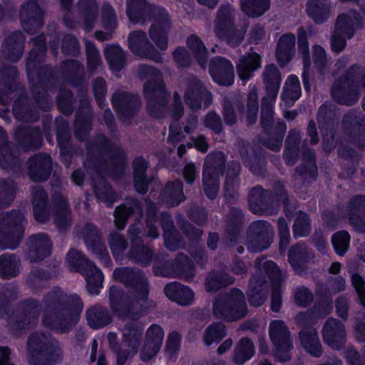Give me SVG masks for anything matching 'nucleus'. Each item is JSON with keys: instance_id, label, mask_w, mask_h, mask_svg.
Returning a JSON list of instances; mask_svg holds the SVG:
<instances>
[{"instance_id": "obj_1", "label": "nucleus", "mask_w": 365, "mask_h": 365, "mask_svg": "<svg viewBox=\"0 0 365 365\" xmlns=\"http://www.w3.org/2000/svg\"><path fill=\"white\" fill-rule=\"evenodd\" d=\"M13 114L20 121L14 133V142H8L6 131L0 127V168L3 170L16 172L21 164L23 150V101L20 95L13 106Z\"/></svg>"}, {"instance_id": "obj_2", "label": "nucleus", "mask_w": 365, "mask_h": 365, "mask_svg": "<svg viewBox=\"0 0 365 365\" xmlns=\"http://www.w3.org/2000/svg\"><path fill=\"white\" fill-rule=\"evenodd\" d=\"M23 237V212L13 209L0 216V249L14 250Z\"/></svg>"}, {"instance_id": "obj_3", "label": "nucleus", "mask_w": 365, "mask_h": 365, "mask_svg": "<svg viewBox=\"0 0 365 365\" xmlns=\"http://www.w3.org/2000/svg\"><path fill=\"white\" fill-rule=\"evenodd\" d=\"M67 262L73 269L83 273L88 292L92 294H98L102 287L101 272L92 262L86 260L83 255L76 250H71L68 253Z\"/></svg>"}, {"instance_id": "obj_4", "label": "nucleus", "mask_w": 365, "mask_h": 365, "mask_svg": "<svg viewBox=\"0 0 365 365\" xmlns=\"http://www.w3.org/2000/svg\"><path fill=\"white\" fill-rule=\"evenodd\" d=\"M247 309L242 292L233 290L228 296L217 299L213 305V312L219 318L227 321H235L246 314Z\"/></svg>"}, {"instance_id": "obj_5", "label": "nucleus", "mask_w": 365, "mask_h": 365, "mask_svg": "<svg viewBox=\"0 0 365 365\" xmlns=\"http://www.w3.org/2000/svg\"><path fill=\"white\" fill-rule=\"evenodd\" d=\"M264 80L267 85V96L262 100V119L263 122L272 115V106L279 88L280 75L274 66L270 65L265 68Z\"/></svg>"}, {"instance_id": "obj_6", "label": "nucleus", "mask_w": 365, "mask_h": 365, "mask_svg": "<svg viewBox=\"0 0 365 365\" xmlns=\"http://www.w3.org/2000/svg\"><path fill=\"white\" fill-rule=\"evenodd\" d=\"M359 22V18L354 11H350L348 14H342L339 16L331 41V47L334 51L339 52L344 48L345 38H349L352 36L354 26Z\"/></svg>"}, {"instance_id": "obj_7", "label": "nucleus", "mask_w": 365, "mask_h": 365, "mask_svg": "<svg viewBox=\"0 0 365 365\" xmlns=\"http://www.w3.org/2000/svg\"><path fill=\"white\" fill-rule=\"evenodd\" d=\"M222 153H217L207 157L203 173V186L209 198H214L218 190L217 166L224 162Z\"/></svg>"}, {"instance_id": "obj_8", "label": "nucleus", "mask_w": 365, "mask_h": 365, "mask_svg": "<svg viewBox=\"0 0 365 365\" xmlns=\"http://www.w3.org/2000/svg\"><path fill=\"white\" fill-rule=\"evenodd\" d=\"M1 54L12 62L20 60L23 54V33L21 31H15L5 38Z\"/></svg>"}, {"instance_id": "obj_9", "label": "nucleus", "mask_w": 365, "mask_h": 365, "mask_svg": "<svg viewBox=\"0 0 365 365\" xmlns=\"http://www.w3.org/2000/svg\"><path fill=\"white\" fill-rule=\"evenodd\" d=\"M113 277L115 279L125 283L130 282L133 286L135 294L139 299L145 300L148 294L147 282L145 279H138L132 270L128 268L115 269L113 272Z\"/></svg>"}, {"instance_id": "obj_10", "label": "nucleus", "mask_w": 365, "mask_h": 365, "mask_svg": "<svg viewBox=\"0 0 365 365\" xmlns=\"http://www.w3.org/2000/svg\"><path fill=\"white\" fill-rule=\"evenodd\" d=\"M210 73L215 82L220 85L230 86L234 81L233 66L224 58H216L212 61Z\"/></svg>"}, {"instance_id": "obj_11", "label": "nucleus", "mask_w": 365, "mask_h": 365, "mask_svg": "<svg viewBox=\"0 0 365 365\" xmlns=\"http://www.w3.org/2000/svg\"><path fill=\"white\" fill-rule=\"evenodd\" d=\"M14 300V297H9L6 293L0 294V317L8 316L9 324L21 329L23 322V307L19 304L16 309L12 308L11 310Z\"/></svg>"}, {"instance_id": "obj_12", "label": "nucleus", "mask_w": 365, "mask_h": 365, "mask_svg": "<svg viewBox=\"0 0 365 365\" xmlns=\"http://www.w3.org/2000/svg\"><path fill=\"white\" fill-rule=\"evenodd\" d=\"M164 338L163 329L158 325L151 326L147 332V340L141 354L142 360H148L160 350Z\"/></svg>"}, {"instance_id": "obj_13", "label": "nucleus", "mask_w": 365, "mask_h": 365, "mask_svg": "<svg viewBox=\"0 0 365 365\" xmlns=\"http://www.w3.org/2000/svg\"><path fill=\"white\" fill-rule=\"evenodd\" d=\"M322 332L324 341L332 348L337 349L345 340L344 325L336 319H329L324 326Z\"/></svg>"}, {"instance_id": "obj_14", "label": "nucleus", "mask_w": 365, "mask_h": 365, "mask_svg": "<svg viewBox=\"0 0 365 365\" xmlns=\"http://www.w3.org/2000/svg\"><path fill=\"white\" fill-rule=\"evenodd\" d=\"M75 305L72 308H66L63 311L61 317H57L55 320L50 322L46 318L43 319L44 324L52 327L53 329L59 331H65L67 330V325H71L76 321V317L82 310V304L78 297H75Z\"/></svg>"}, {"instance_id": "obj_15", "label": "nucleus", "mask_w": 365, "mask_h": 365, "mask_svg": "<svg viewBox=\"0 0 365 365\" xmlns=\"http://www.w3.org/2000/svg\"><path fill=\"white\" fill-rule=\"evenodd\" d=\"M0 86L4 93H14L20 88L19 72L14 66L0 68Z\"/></svg>"}, {"instance_id": "obj_16", "label": "nucleus", "mask_w": 365, "mask_h": 365, "mask_svg": "<svg viewBox=\"0 0 365 365\" xmlns=\"http://www.w3.org/2000/svg\"><path fill=\"white\" fill-rule=\"evenodd\" d=\"M166 296L171 300L181 305H187L192 302L194 294L192 291L178 283H171L165 288Z\"/></svg>"}, {"instance_id": "obj_17", "label": "nucleus", "mask_w": 365, "mask_h": 365, "mask_svg": "<svg viewBox=\"0 0 365 365\" xmlns=\"http://www.w3.org/2000/svg\"><path fill=\"white\" fill-rule=\"evenodd\" d=\"M301 92L299 78L296 76H289L286 81L284 88L281 106H292L300 97Z\"/></svg>"}, {"instance_id": "obj_18", "label": "nucleus", "mask_w": 365, "mask_h": 365, "mask_svg": "<svg viewBox=\"0 0 365 365\" xmlns=\"http://www.w3.org/2000/svg\"><path fill=\"white\" fill-rule=\"evenodd\" d=\"M260 66V56L255 52L249 53L240 60L237 66L239 77L242 81H247L252 76V72Z\"/></svg>"}, {"instance_id": "obj_19", "label": "nucleus", "mask_w": 365, "mask_h": 365, "mask_svg": "<svg viewBox=\"0 0 365 365\" xmlns=\"http://www.w3.org/2000/svg\"><path fill=\"white\" fill-rule=\"evenodd\" d=\"M20 260L14 254L5 253L0 255V277L2 279H10L19 273Z\"/></svg>"}, {"instance_id": "obj_20", "label": "nucleus", "mask_w": 365, "mask_h": 365, "mask_svg": "<svg viewBox=\"0 0 365 365\" xmlns=\"http://www.w3.org/2000/svg\"><path fill=\"white\" fill-rule=\"evenodd\" d=\"M202 96L209 100L210 94L202 89L200 81H195L189 85L185 95V101L192 108H197L202 106Z\"/></svg>"}, {"instance_id": "obj_21", "label": "nucleus", "mask_w": 365, "mask_h": 365, "mask_svg": "<svg viewBox=\"0 0 365 365\" xmlns=\"http://www.w3.org/2000/svg\"><path fill=\"white\" fill-rule=\"evenodd\" d=\"M307 12L315 22L324 21L328 18L329 14L328 0H309Z\"/></svg>"}, {"instance_id": "obj_22", "label": "nucleus", "mask_w": 365, "mask_h": 365, "mask_svg": "<svg viewBox=\"0 0 365 365\" xmlns=\"http://www.w3.org/2000/svg\"><path fill=\"white\" fill-rule=\"evenodd\" d=\"M129 46L132 51L137 55L148 56L155 61H159L160 57L151 53H145L143 49L147 46L146 36L141 31H134L130 34Z\"/></svg>"}, {"instance_id": "obj_23", "label": "nucleus", "mask_w": 365, "mask_h": 365, "mask_svg": "<svg viewBox=\"0 0 365 365\" xmlns=\"http://www.w3.org/2000/svg\"><path fill=\"white\" fill-rule=\"evenodd\" d=\"M294 45L293 34H288L280 38L277 48V58L279 63L284 65L290 60Z\"/></svg>"}, {"instance_id": "obj_24", "label": "nucleus", "mask_w": 365, "mask_h": 365, "mask_svg": "<svg viewBox=\"0 0 365 365\" xmlns=\"http://www.w3.org/2000/svg\"><path fill=\"white\" fill-rule=\"evenodd\" d=\"M269 335L276 346H289L288 332L283 322L279 320L272 322L269 327Z\"/></svg>"}, {"instance_id": "obj_25", "label": "nucleus", "mask_w": 365, "mask_h": 365, "mask_svg": "<svg viewBox=\"0 0 365 365\" xmlns=\"http://www.w3.org/2000/svg\"><path fill=\"white\" fill-rule=\"evenodd\" d=\"M299 337L304 349L313 356H318L321 352V345L315 329L302 331Z\"/></svg>"}, {"instance_id": "obj_26", "label": "nucleus", "mask_w": 365, "mask_h": 365, "mask_svg": "<svg viewBox=\"0 0 365 365\" xmlns=\"http://www.w3.org/2000/svg\"><path fill=\"white\" fill-rule=\"evenodd\" d=\"M168 26V21L163 20L155 22L150 29V37L156 46L161 50L165 49L167 46L165 31Z\"/></svg>"}, {"instance_id": "obj_27", "label": "nucleus", "mask_w": 365, "mask_h": 365, "mask_svg": "<svg viewBox=\"0 0 365 365\" xmlns=\"http://www.w3.org/2000/svg\"><path fill=\"white\" fill-rule=\"evenodd\" d=\"M16 187L11 182L0 178V210L11 205L16 197Z\"/></svg>"}, {"instance_id": "obj_28", "label": "nucleus", "mask_w": 365, "mask_h": 365, "mask_svg": "<svg viewBox=\"0 0 365 365\" xmlns=\"http://www.w3.org/2000/svg\"><path fill=\"white\" fill-rule=\"evenodd\" d=\"M255 353L253 344L247 339H242L235 351L234 361L238 364H243L252 358Z\"/></svg>"}, {"instance_id": "obj_29", "label": "nucleus", "mask_w": 365, "mask_h": 365, "mask_svg": "<svg viewBox=\"0 0 365 365\" xmlns=\"http://www.w3.org/2000/svg\"><path fill=\"white\" fill-rule=\"evenodd\" d=\"M87 319L89 325L94 329L103 327L110 322L107 311L102 307L90 309L87 312Z\"/></svg>"}, {"instance_id": "obj_30", "label": "nucleus", "mask_w": 365, "mask_h": 365, "mask_svg": "<svg viewBox=\"0 0 365 365\" xmlns=\"http://www.w3.org/2000/svg\"><path fill=\"white\" fill-rule=\"evenodd\" d=\"M243 11L251 16H258L269 9V0H241Z\"/></svg>"}, {"instance_id": "obj_31", "label": "nucleus", "mask_w": 365, "mask_h": 365, "mask_svg": "<svg viewBox=\"0 0 365 365\" xmlns=\"http://www.w3.org/2000/svg\"><path fill=\"white\" fill-rule=\"evenodd\" d=\"M147 167V163L143 158H137L133 163L135 186L136 190L141 193H144L147 189L144 175Z\"/></svg>"}, {"instance_id": "obj_32", "label": "nucleus", "mask_w": 365, "mask_h": 365, "mask_svg": "<svg viewBox=\"0 0 365 365\" xmlns=\"http://www.w3.org/2000/svg\"><path fill=\"white\" fill-rule=\"evenodd\" d=\"M334 98L341 103L350 105L358 99L357 92L352 90H346L344 86L335 84L331 90Z\"/></svg>"}, {"instance_id": "obj_33", "label": "nucleus", "mask_w": 365, "mask_h": 365, "mask_svg": "<svg viewBox=\"0 0 365 365\" xmlns=\"http://www.w3.org/2000/svg\"><path fill=\"white\" fill-rule=\"evenodd\" d=\"M225 329L222 324H214L209 327L205 334V342L210 345L217 342L225 336Z\"/></svg>"}, {"instance_id": "obj_34", "label": "nucleus", "mask_w": 365, "mask_h": 365, "mask_svg": "<svg viewBox=\"0 0 365 365\" xmlns=\"http://www.w3.org/2000/svg\"><path fill=\"white\" fill-rule=\"evenodd\" d=\"M349 241L350 237L347 232L341 231L333 235L332 244L339 255H343L347 251Z\"/></svg>"}, {"instance_id": "obj_35", "label": "nucleus", "mask_w": 365, "mask_h": 365, "mask_svg": "<svg viewBox=\"0 0 365 365\" xmlns=\"http://www.w3.org/2000/svg\"><path fill=\"white\" fill-rule=\"evenodd\" d=\"M262 282H256L254 285V282L252 281L248 292L250 302L255 307L260 306L265 300L266 295L262 290Z\"/></svg>"}, {"instance_id": "obj_36", "label": "nucleus", "mask_w": 365, "mask_h": 365, "mask_svg": "<svg viewBox=\"0 0 365 365\" xmlns=\"http://www.w3.org/2000/svg\"><path fill=\"white\" fill-rule=\"evenodd\" d=\"M106 59L110 67H119L123 61V55L121 48L118 46H109L105 49Z\"/></svg>"}, {"instance_id": "obj_37", "label": "nucleus", "mask_w": 365, "mask_h": 365, "mask_svg": "<svg viewBox=\"0 0 365 365\" xmlns=\"http://www.w3.org/2000/svg\"><path fill=\"white\" fill-rule=\"evenodd\" d=\"M309 231L308 217L304 213H299L293 226L294 235L296 237H304Z\"/></svg>"}, {"instance_id": "obj_38", "label": "nucleus", "mask_w": 365, "mask_h": 365, "mask_svg": "<svg viewBox=\"0 0 365 365\" xmlns=\"http://www.w3.org/2000/svg\"><path fill=\"white\" fill-rule=\"evenodd\" d=\"M259 268L262 267L264 272L269 275V277L272 281L273 286H277L280 281V274L276 264L272 261H265L259 262Z\"/></svg>"}, {"instance_id": "obj_39", "label": "nucleus", "mask_w": 365, "mask_h": 365, "mask_svg": "<svg viewBox=\"0 0 365 365\" xmlns=\"http://www.w3.org/2000/svg\"><path fill=\"white\" fill-rule=\"evenodd\" d=\"M166 192L169 193L171 198H175V200H172L170 202L173 206L178 205L183 200L182 185L180 181L168 184Z\"/></svg>"}, {"instance_id": "obj_40", "label": "nucleus", "mask_w": 365, "mask_h": 365, "mask_svg": "<svg viewBox=\"0 0 365 365\" xmlns=\"http://www.w3.org/2000/svg\"><path fill=\"white\" fill-rule=\"evenodd\" d=\"M247 106L249 121L250 123H253L255 120L258 110V100L256 89H252L250 92L248 96Z\"/></svg>"}, {"instance_id": "obj_41", "label": "nucleus", "mask_w": 365, "mask_h": 365, "mask_svg": "<svg viewBox=\"0 0 365 365\" xmlns=\"http://www.w3.org/2000/svg\"><path fill=\"white\" fill-rule=\"evenodd\" d=\"M354 287L358 294L360 303L365 307V282L359 275L354 274L351 277Z\"/></svg>"}, {"instance_id": "obj_42", "label": "nucleus", "mask_w": 365, "mask_h": 365, "mask_svg": "<svg viewBox=\"0 0 365 365\" xmlns=\"http://www.w3.org/2000/svg\"><path fill=\"white\" fill-rule=\"evenodd\" d=\"M146 5L145 0H128L127 1V14L130 21H134L133 14L145 9Z\"/></svg>"}, {"instance_id": "obj_43", "label": "nucleus", "mask_w": 365, "mask_h": 365, "mask_svg": "<svg viewBox=\"0 0 365 365\" xmlns=\"http://www.w3.org/2000/svg\"><path fill=\"white\" fill-rule=\"evenodd\" d=\"M130 212V209L124 205L119 206L116 208L115 223L118 229L121 230L125 227L127 217Z\"/></svg>"}, {"instance_id": "obj_44", "label": "nucleus", "mask_w": 365, "mask_h": 365, "mask_svg": "<svg viewBox=\"0 0 365 365\" xmlns=\"http://www.w3.org/2000/svg\"><path fill=\"white\" fill-rule=\"evenodd\" d=\"M299 48L300 53L303 55V61L305 68L308 67L309 64V47L306 41L305 32L301 29L299 31Z\"/></svg>"}, {"instance_id": "obj_45", "label": "nucleus", "mask_w": 365, "mask_h": 365, "mask_svg": "<svg viewBox=\"0 0 365 365\" xmlns=\"http://www.w3.org/2000/svg\"><path fill=\"white\" fill-rule=\"evenodd\" d=\"M110 245L113 253L118 255L125 248V242L118 234H115L110 238Z\"/></svg>"}, {"instance_id": "obj_46", "label": "nucleus", "mask_w": 365, "mask_h": 365, "mask_svg": "<svg viewBox=\"0 0 365 365\" xmlns=\"http://www.w3.org/2000/svg\"><path fill=\"white\" fill-rule=\"evenodd\" d=\"M187 45L197 56H204L206 53L205 47L202 45L200 39L196 36H191L187 40Z\"/></svg>"}, {"instance_id": "obj_47", "label": "nucleus", "mask_w": 365, "mask_h": 365, "mask_svg": "<svg viewBox=\"0 0 365 365\" xmlns=\"http://www.w3.org/2000/svg\"><path fill=\"white\" fill-rule=\"evenodd\" d=\"M279 232L280 235V247H286L289 242V234L287 225L284 219L278 222Z\"/></svg>"}, {"instance_id": "obj_48", "label": "nucleus", "mask_w": 365, "mask_h": 365, "mask_svg": "<svg viewBox=\"0 0 365 365\" xmlns=\"http://www.w3.org/2000/svg\"><path fill=\"white\" fill-rule=\"evenodd\" d=\"M295 299L299 305L305 306L312 300V294L307 288H300L295 293Z\"/></svg>"}, {"instance_id": "obj_49", "label": "nucleus", "mask_w": 365, "mask_h": 365, "mask_svg": "<svg viewBox=\"0 0 365 365\" xmlns=\"http://www.w3.org/2000/svg\"><path fill=\"white\" fill-rule=\"evenodd\" d=\"M118 294H119V290L117 287H112L110 289V298L112 309L113 312H117L119 316L123 317L124 315V313H122V314L118 313V309L117 308V305L119 304L120 307V309H122L123 310L127 309V308H125L123 307V301L122 299H120V302L115 304V299H116L117 297L118 296Z\"/></svg>"}, {"instance_id": "obj_50", "label": "nucleus", "mask_w": 365, "mask_h": 365, "mask_svg": "<svg viewBox=\"0 0 365 365\" xmlns=\"http://www.w3.org/2000/svg\"><path fill=\"white\" fill-rule=\"evenodd\" d=\"M86 51L88 63L90 64H96L98 62L99 56L95 46L92 43H86Z\"/></svg>"}, {"instance_id": "obj_51", "label": "nucleus", "mask_w": 365, "mask_h": 365, "mask_svg": "<svg viewBox=\"0 0 365 365\" xmlns=\"http://www.w3.org/2000/svg\"><path fill=\"white\" fill-rule=\"evenodd\" d=\"M205 125L217 132L220 129V118L215 113H210L205 118Z\"/></svg>"}, {"instance_id": "obj_52", "label": "nucleus", "mask_w": 365, "mask_h": 365, "mask_svg": "<svg viewBox=\"0 0 365 365\" xmlns=\"http://www.w3.org/2000/svg\"><path fill=\"white\" fill-rule=\"evenodd\" d=\"M231 282V280H230L227 282H223L220 280L219 277L215 275H210L207 277V288L209 290H215L220 287L221 286H225L227 284H229Z\"/></svg>"}, {"instance_id": "obj_53", "label": "nucleus", "mask_w": 365, "mask_h": 365, "mask_svg": "<svg viewBox=\"0 0 365 365\" xmlns=\"http://www.w3.org/2000/svg\"><path fill=\"white\" fill-rule=\"evenodd\" d=\"M180 336L176 332L171 333L168 339L167 343V351L170 352H174L179 346Z\"/></svg>"}, {"instance_id": "obj_54", "label": "nucleus", "mask_w": 365, "mask_h": 365, "mask_svg": "<svg viewBox=\"0 0 365 365\" xmlns=\"http://www.w3.org/2000/svg\"><path fill=\"white\" fill-rule=\"evenodd\" d=\"M123 336L126 341H128L129 346H132L133 348L138 343V334L134 331L133 334L131 330H125Z\"/></svg>"}, {"instance_id": "obj_55", "label": "nucleus", "mask_w": 365, "mask_h": 365, "mask_svg": "<svg viewBox=\"0 0 365 365\" xmlns=\"http://www.w3.org/2000/svg\"><path fill=\"white\" fill-rule=\"evenodd\" d=\"M336 311L338 314L342 317L345 318L347 314V302L346 300L344 298H340L336 302Z\"/></svg>"}, {"instance_id": "obj_56", "label": "nucleus", "mask_w": 365, "mask_h": 365, "mask_svg": "<svg viewBox=\"0 0 365 365\" xmlns=\"http://www.w3.org/2000/svg\"><path fill=\"white\" fill-rule=\"evenodd\" d=\"M10 354L9 348L0 346V365H14L9 361Z\"/></svg>"}, {"instance_id": "obj_57", "label": "nucleus", "mask_w": 365, "mask_h": 365, "mask_svg": "<svg viewBox=\"0 0 365 365\" xmlns=\"http://www.w3.org/2000/svg\"><path fill=\"white\" fill-rule=\"evenodd\" d=\"M195 168L192 164H187L184 169V177L187 182H192L195 177Z\"/></svg>"}, {"instance_id": "obj_58", "label": "nucleus", "mask_w": 365, "mask_h": 365, "mask_svg": "<svg viewBox=\"0 0 365 365\" xmlns=\"http://www.w3.org/2000/svg\"><path fill=\"white\" fill-rule=\"evenodd\" d=\"M34 215L36 219L41 222L46 221L48 218V212L46 208H39L37 206L34 207Z\"/></svg>"}, {"instance_id": "obj_59", "label": "nucleus", "mask_w": 365, "mask_h": 365, "mask_svg": "<svg viewBox=\"0 0 365 365\" xmlns=\"http://www.w3.org/2000/svg\"><path fill=\"white\" fill-rule=\"evenodd\" d=\"M182 133L178 130L177 128H175V125L174 124H172L170 125V135H169V140L175 143L178 140H181Z\"/></svg>"}, {"instance_id": "obj_60", "label": "nucleus", "mask_w": 365, "mask_h": 365, "mask_svg": "<svg viewBox=\"0 0 365 365\" xmlns=\"http://www.w3.org/2000/svg\"><path fill=\"white\" fill-rule=\"evenodd\" d=\"M174 58L178 62L182 63L188 58V53L185 48H178L174 53Z\"/></svg>"}, {"instance_id": "obj_61", "label": "nucleus", "mask_w": 365, "mask_h": 365, "mask_svg": "<svg viewBox=\"0 0 365 365\" xmlns=\"http://www.w3.org/2000/svg\"><path fill=\"white\" fill-rule=\"evenodd\" d=\"M194 145L198 150L202 152H205L207 149V144L202 136H200L194 140Z\"/></svg>"}, {"instance_id": "obj_62", "label": "nucleus", "mask_w": 365, "mask_h": 365, "mask_svg": "<svg viewBox=\"0 0 365 365\" xmlns=\"http://www.w3.org/2000/svg\"><path fill=\"white\" fill-rule=\"evenodd\" d=\"M308 133L311 138V141L312 143H317L318 141V138L317 136V128L314 122H310L308 125Z\"/></svg>"}, {"instance_id": "obj_63", "label": "nucleus", "mask_w": 365, "mask_h": 365, "mask_svg": "<svg viewBox=\"0 0 365 365\" xmlns=\"http://www.w3.org/2000/svg\"><path fill=\"white\" fill-rule=\"evenodd\" d=\"M281 303L280 297L275 291L273 292L272 296V303H271V308L273 311L277 312L279 309Z\"/></svg>"}, {"instance_id": "obj_64", "label": "nucleus", "mask_w": 365, "mask_h": 365, "mask_svg": "<svg viewBox=\"0 0 365 365\" xmlns=\"http://www.w3.org/2000/svg\"><path fill=\"white\" fill-rule=\"evenodd\" d=\"M314 56L317 62L322 63L325 57L324 49L320 46L314 48Z\"/></svg>"}]
</instances>
